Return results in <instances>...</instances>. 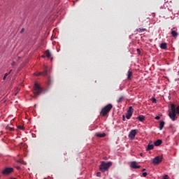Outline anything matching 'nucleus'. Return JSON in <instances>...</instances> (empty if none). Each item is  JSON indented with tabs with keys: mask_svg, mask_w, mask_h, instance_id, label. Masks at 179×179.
<instances>
[{
	"mask_svg": "<svg viewBox=\"0 0 179 179\" xmlns=\"http://www.w3.org/2000/svg\"><path fill=\"white\" fill-rule=\"evenodd\" d=\"M113 166V163L109 162H106L103 161L99 166V170L102 171V173H106V171H108V169Z\"/></svg>",
	"mask_w": 179,
	"mask_h": 179,
	"instance_id": "obj_1",
	"label": "nucleus"
},
{
	"mask_svg": "<svg viewBox=\"0 0 179 179\" xmlns=\"http://www.w3.org/2000/svg\"><path fill=\"white\" fill-rule=\"evenodd\" d=\"M111 108H113V104L109 103L106 105L104 108H102L101 113L103 117H105V115H107L111 111Z\"/></svg>",
	"mask_w": 179,
	"mask_h": 179,
	"instance_id": "obj_2",
	"label": "nucleus"
},
{
	"mask_svg": "<svg viewBox=\"0 0 179 179\" xmlns=\"http://www.w3.org/2000/svg\"><path fill=\"white\" fill-rule=\"evenodd\" d=\"M34 96L35 97H37V96L40 95L41 93L43 92V90L41 89V87H40V85L38 83H36L34 84Z\"/></svg>",
	"mask_w": 179,
	"mask_h": 179,
	"instance_id": "obj_3",
	"label": "nucleus"
},
{
	"mask_svg": "<svg viewBox=\"0 0 179 179\" xmlns=\"http://www.w3.org/2000/svg\"><path fill=\"white\" fill-rule=\"evenodd\" d=\"M162 161L163 158L160 156H157L152 159V164H154V166H157V164H160Z\"/></svg>",
	"mask_w": 179,
	"mask_h": 179,
	"instance_id": "obj_4",
	"label": "nucleus"
},
{
	"mask_svg": "<svg viewBox=\"0 0 179 179\" xmlns=\"http://www.w3.org/2000/svg\"><path fill=\"white\" fill-rule=\"evenodd\" d=\"M134 111V108L132 106H129V110H127V113L126 114V118L127 120H130L131 117H132V114Z\"/></svg>",
	"mask_w": 179,
	"mask_h": 179,
	"instance_id": "obj_5",
	"label": "nucleus"
},
{
	"mask_svg": "<svg viewBox=\"0 0 179 179\" xmlns=\"http://www.w3.org/2000/svg\"><path fill=\"white\" fill-rule=\"evenodd\" d=\"M137 133H138V130L136 129L131 130L129 134V139H131V140L135 139V136H136Z\"/></svg>",
	"mask_w": 179,
	"mask_h": 179,
	"instance_id": "obj_6",
	"label": "nucleus"
},
{
	"mask_svg": "<svg viewBox=\"0 0 179 179\" xmlns=\"http://www.w3.org/2000/svg\"><path fill=\"white\" fill-rule=\"evenodd\" d=\"M13 172V168H6L3 171V174L4 176H8V174H10V173Z\"/></svg>",
	"mask_w": 179,
	"mask_h": 179,
	"instance_id": "obj_7",
	"label": "nucleus"
},
{
	"mask_svg": "<svg viewBox=\"0 0 179 179\" xmlns=\"http://www.w3.org/2000/svg\"><path fill=\"white\" fill-rule=\"evenodd\" d=\"M34 75L36 76H40L43 75V76H47L48 75V70H47V67H45V70L43 72H39V73H35Z\"/></svg>",
	"mask_w": 179,
	"mask_h": 179,
	"instance_id": "obj_8",
	"label": "nucleus"
},
{
	"mask_svg": "<svg viewBox=\"0 0 179 179\" xmlns=\"http://www.w3.org/2000/svg\"><path fill=\"white\" fill-rule=\"evenodd\" d=\"M137 162L136 161H133L130 164V167L131 169H141V166L136 165Z\"/></svg>",
	"mask_w": 179,
	"mask_h": 179,
	"instance_id": "obj_9",
	"label": "nucleus"
},
{
	"mask_svg": "<svg viewBox=\"0 0 179 179\" xmlns=\"http://www.w3.org/2000/svg\"><path fill=\"white\" fill-rule=\"evenodd\" d=\"M155 148V145L153 144H148V147L146 148V151L149 152V150H152V149Z\"/></svg>",
	"mask_w": 179,
	"mask_h": 179,
	"instance_id": "obj_10",
	"label": "nucleus"
},
{
	"mask_svg": "<svg viewBox=\"0 0 179 179\" xmlns=\"http://www.w3.org/2000/svg\"><path fill=\"white\" fill-rule=\"evenodd\" d=\"M171 33L174 38H177V37H178V33L177 31L172 29Z\"/></svg>",
	"mask_w": 179,
	"mask_h": 179,
	"instance_id": "obj_11",
	"label": "nucleus"
},
{
	"mask_svg": "<svg viewBox=\"0 0 179 179\" xmlns=\"http://www.w3.org/2000/svg\"><path fill=\"white\" fill-rule=\"evenodd\" d=\"M163 143V141L162 140H157L155 143L154 145L155 146H160V145Z\"/></svg>",
	"mask_w": 179,
	"mask_h": 179,
	"instance_id": "obj_12",
	"label": "nucleus"
},
{
	"mask_svg": "<svg viewBox=\"0 0 179 179\" xmlns=\"http://www.w3.org/2000/svg\"><path fill=\"white\" fill-rule=\"evenodd\" d=\"M164 128V121L162 120L159 122V130L162 131Z\"/></svg>",
	"mask_w": 179,
	"mask_h": 179,
	"instance_id": "obj_13",
	"label": "nucleus"
},
{
	"mask_svg": "<svg viewBox=\"0 0 179 179\" xmlns=\"http://www.w3.org/2000/svg\"><path fill=\"white\" fill-rule=\"evenodd\" d=\"M162 50H166L167 49V43H164L160 45Z\"/></svg>",
	"mask_w": 179,
	"mask_h": 179,
	"instance_id": "obj_14",
	"label": "nucleus"
},
{
	"mask_svg": "<svg viewBox=\"0 0 179 179\" xmlns=\"http://www.w3.org/2000/svg\"><path fill=\"white\" fill-rule=\"evenodd\" d=\"M45 57H47V58H50L51 52H50V50H48L45 52Z\"/></svg>",
	"mask_w": 179,
	"mask_h": 179,
	"instance_id": "obj_15",
	"label": "nucleus"
},
{
	"mask_svg": "<svg viewBox=\"0 0 179 179\" xmlns=\"http://www.w3.org/2000/svg\"><path fill=\"white\" fill-rule=\"evenodd\" d=\"M96 136L98 138H104L106 136V133H102V134H96Z\"/></svg>",
	"mask_w": 179,
	"mask_h": 179,
	"instance_id": "obj_16",
	"label": "nucleus"
},
{
	"mask_svg": "<svg viewBox=\"0 0 179 179\" xmlns=\"http://www.w3.org/2000/svg\"><path fill=\"white\" fill-rule=\"evenodd\" d=\"M136 31H138V33H143V31H146V29L139 28V29H137Z\"/></svg>",
	"mask_w": 179,
	"mask_h": 179,
	"instance_id": "obj_17",
	"label": "nucleus"
},
{
	"mask_svg": "<svg viewBox=\"0 0 179 179\" xmlns=\"http://www.w3.org/2000/svg\"><path fill=\"white\" fill-rule=\"evenodd\" d=\"M137 120H138V121H141V122H142V121H143L145 120V116H138L137 117Z\"/></svg>",
	"mask_w": 179,
	"mask_h": 179,
	"instance_id": "obj_18",
	"label": "nucleus"
},
{
	"mask_svg": "<svg viewBox=\"0 0 179 179\" xmlns=\"http://www.w3.org/2000/svg\"><path fill=\"white\" fill-rule=\"evenodd\" d=\"M132 76V71H129L127 75V79L131 80V77Z\"/></svg>",
	"mask_w": 179,
	"mask_h": 179,
	"instance_id": "obj_19",
	"label": "nucleus"
},
{
	"mask_svg": "<svg viewBox=\"0 0 179 179\" xmlns=\"http://www.w3.org/2000/svg\"><path fill=\"white\" fill-rule=\"evenodd\" d=\"M122 100H124V96H120L119 98V99L117 100V103H121V101H122Z\"/></svg>",
	"mask_w": 179,
	"mask_h": 179,
	"instance_id": "obj_20",
	"label": "nucleus"
},
{
	"mask_svg": "<svg viewBox=\"0 0 179 179\" xmlns=\"http://www.w3.org/2000/svg\"><path fill=\"white\" fill-rule=\"evenodd\" d=\"M17 129H20L21 131H23V129H24V127L22 125H19V126H17Z\"/></svg>",
	"mask_w": 179,
	"mask_h": 179,
	"instance_id": "obj_21",
	"label": "nucleus"
},
{
	"mask_svg": "<svg viewBox=\"0 0 179 179\" xmlns=\"http://www.w3.org/2000/svg\"><path fill=\"white\" fill-rule=\"evenodd\" d=\"M12 72V70H10V71L8 73H6L4 74V76H6V77H7L8 75H10V73Z\"/></svg>",
	"mask_w": 179,
	"mask_h": 179,
	"instance_id": "obj_22",
	"label": "nucleus"
},
{
	"mask_svg": "<svg viewBox=\"0 0 179 179\" xmlns=\"http://www.w3.org/2000/svg\"><path fill=\"white\" fill-rule=\"evenodd\" d=\"M17 163H20L21 164H26V163H24V161H20V160H18Z\"/></svg>",
	"mask_w": 179,
	"mask_h": 179,
	"instance_id": "obj_23",
	"label": "nucleus"
},
{
	"mask_svg": "<svg viewBox=\"0 0 179 179\" xmlns=\"http://www.w3.org/2000/svg\"><path fill=\"white\" fill-rule=\"evenodd\" d=\"M152 103H157V99H156V98H152Z\"/></svg>",
	"mask_w": 179,
	"mask_h": 179,
	"instance_id": "obj_24",
	"label": "nucleus"
},
{
	"mask_svg": "<svg viewBox=\"0 0 179 179\" xmlns=\"http://www.w3.org/2000/svg\"><path fill=\"white\" fill-rule=\"evenodd\" d=\"M146 176H148V173L146 172L143 173V177H146Z\"/></svg>",
	"mask_w": 179,
	"mask_h": 179,
	"instance_id": "obj_25",
	"label": "nucleus"
},
{
	"mask_svg": "<svg viewBox=\"0 0 179 179\" xmlns=\"http://www.w3.org/2000/svg\"><path fill=\"white\" fill-rule=\"evenodd\" d=\"M163 179H169V176L168 175H165L164 176Z\"/></svg>",
	"mask_w": 179,
	"mask_h": 179,
	"instance_id": "obj_26",
	"label": "nucleus"
},
{
	"mask_svg": "<svg viewBox=\"0 0 179 179\" xmlns=\"http://www.w3.org/2000/svg\"><path fill=\"white\" fill-rule=\"evenodd\" d=\"M96 176H97V177H101V173H100V172H98L97 173H96Z\"/></svg>",
	"mask_w": 179,
	"mask_h": 179,
	"instance_id": "obj_27",
	"label": "nucleus"
},
{
	"mask_svg": "<svg viewBox=\"0 0 179 179\" xmlns=\"http://www.w3.org/2000/svg\"><path fill=\"white\" fill-rule=\"evenodd\" d=\"M155 120H160V116H156Z\"/></svg>",
	"mask_w": 179,
	"mask_h": 179,
	"instance_id": "obj_28",
	"label": "nucleus"
},
{
	"mask_svg": "<svg viewBox=\"0 0 179 179\" xmlns=\"http://www.w3.org/2000/svg\"><path fill=\"white\" fill-rule=\"evenodd\" d=\"M8 129H9V131H13L14 130L13 127H8Z\"/></svg>",
	"mask_w": 179,
	"mask_h": 179,
	"instance_id": "obj_29",
	"label": "nucleus"
},
{
	"mask_svg": "<svg viewBox=\"0 0 179 179\" xmlns=\"http://www.w3.org/2000/svg\"><path fill=\"white\" fill-rule=\"evenodd\" d=\"M15 64H16V63H15V62H13L11 63L12 66H15Z\"/></svg>",
	"mask_w": 179,
	"mask_h": 179,
	"instance_id": "obj_30",
	"label": "nucleus"
},
{
	"mask_svg": "<svg viewBox=\"0 0 179 179\" xmlns=\"http://www.w3.org/2000/svg\"><path fill=\"white\" fill-rule=\"evenodd\" d=\"M137 52H138V54H141V50L137 49Z\"/></svg>",
	"mask_w": 179,
	"mask_h": 179,
	"instance_id": "obj_31",
	"label": "nucleus"
},
{
	"mask_svg": "<svg viewBox=\"0 0 179 179\" xmlns=\"http://www.w3.org/2000/svg\"><path fill=\"white\" fill-rule=\"evenodd\" d=\"M122 120H123V121H125V115L122 116Z\"/></svg>",
	"mask_w": 179,
	"mask_h": 179,
	"instance_id": "obj_32",
	"label": "nucleus"
},
{
	"mask_svg": "<svg viewBox=\"0 0 179 179\" xmlns=\"http://www.w3.org/2000/svg\"><path fill=\"white\" fill-rule=\"evenodd\" d=\"M3 80H5V79H6V76H4L3 78Z\"/></svg>",
	"mask_w": 179,
	"mask_h": 179,
	"instance_id": "obj_33",
	"label": "nucleus"
},
{
	"mask_svg": "<svg viewBox=\"0 0 179 179\" xmlns=\"http://www.w3.org/2000/svg\"><path fill=\"white\" fill-rule=\"evenodd\" d=\"M140 156L142 157L143 156V153H140Z\"/></svg>",
	"mask_w": 179,
	"mask_h": 179,
	"instance_id": "obj_34",
	"label": "nucleus"
},
{
	"mask_svg": "<svg viewBox=\"0 0 179 179\" xmlns=\"http://www.w3.org/2000/svg\"><path fill=\"white\" fill-rule=\"evenodd\" d=\"M42 58H45V55H42Z\"/></svg>",
	"mask_w": 179,
	"mask_h": 179,
	"instance_id": "obj_35",
	"label": "nucleus"
},
{
	"mask_svg": "<svg viewBox=\"0 0 179 179\" xmlns=\"http://www.w3.org/2000/svg\"><path fill=\"white\" fill-rule=\"evenodd\" d=\"M142 171H146V169H143Z\"/></svg>",
	"mask_w": 179,
	"mask_h": 179,
	"instance_id": "obj_36",
	"label": "nucleus"
},
{
	"mask_svg": "<svg viewBox=\"0 0 179 179\" xmlns=\"http://www.w3.org/2000/svg\"><path fill=\"white\" fill-rule=\"evenodd\" d=\"M17 170H19V169H20V167L17 166Z\"/></svg>",
	"mask_w": 179,
	"mask_h": 179,
	"instance_id": "obj_37",
	"label": "nucleus"
},
{
	"mask_svg": "<svg viewBox=\"0 0 179 179\" xmlns=\"http://www.w3.org/2000/svg\"><path fill=\"white\" fill-rule=\"evenodd\" d=\"M10 179H17L16 178H11Z\"/></svg>",
	"mask_w": 179,
	"mask_h": 179,
	"instance_id": "obj_38",
	"label": "nucleus"
},
{
	"mask_svg": "<svg viewBox=\"0 0 179 179\" xmlns=\"http://www.w3.org/2000/svg\"><path fill=\"white\" fill-rule=\"evenodd\" d=\"M23 30H24V29H22L21 30V32H22V31H23Z\"/></svg>",
	"mask_w": 179,
	"mask_h": 179,
	"instance_id": "obj_39",
	"label": "nucleus"
},
{
	"mask_svg": "<svg viewBox=\"0 0 179 179\" xmlns=\"http://www.w3.org/2000/svg\"><path fill=\"white\" fill-rule=\"evenodd\" d=\"M16 94H17V93L15 94V96H16Z\"/></svg>",
	"mask_w": 179,
	"mask_h": 179,
	"instance_id": "obj_40",
	"label": "nucleus"
}]
</instances>
